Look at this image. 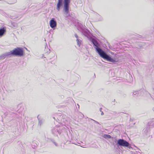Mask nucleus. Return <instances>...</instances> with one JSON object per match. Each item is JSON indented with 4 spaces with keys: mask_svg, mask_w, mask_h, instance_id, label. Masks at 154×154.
Returning <instances> with one entry per match:
<instances>
[{
    "mask_svg": "<svg viewBox=\"0 0 154 154\" xmlns=\"http://www.w3.org/2000/svg\"><path fill=\"white\" fill-rule=\"evenodd\" d=\"M91 42L95 46L94 48L96 52L101 57L112 63H114L117 62L115 60L112 58L111 57L106 54L105 52L99 47L100 46V45L95 39L92 38L91 40Z\"/></svg>",
    "mask_w": 154,
    "mask_h": 154,
    "instance_id": "f257e3e1",
    "label": "nucleus"
},
{
    "mask_svg": "<svg viewBox=\"0 0 154 154\" xmlns=\"http://www.w3.org/2000/svg\"><path fill=\"white\" fill-rule=\"evenodd\" d=\"M11 56L21 57L23 55L24 52L22 48L17 47L10 52Z\"/></svg>",
    "mask_w": 154,
    "mask_h": 154,
    "instance_id": "f03ea898",
    "label": "nucleus"
},
{
    "mask_svg": "<svg viewBox=\"0 0 154 154\" xmlns=\"http://www.w3.org/2000/svg\"><path fill=\"white\" fill-rule=\"evenodd\" d=\"M70 2V0H64L63 1L64 7L63 10L64 11V16L66 17H67L70 16L69 8Z\"/></svg>",
    "mask_w": 154,
    "mask_h": 154,
    "instance_id": "7ed1b4c3",
    "label": "nucleus"
},
{
    "mask_svg": "<svg viewBox=\"0 0 154 154\" xmlns=\"http://www.w3.org/2000/svg\"><path fill=\"white\" fill-rule=\"evenodd\" d=\"M117 144L118 146L128 147L129 149L131 147V145L128 142L123 139H119L117 141Z\"/></svg>",
    "mask_w": 154,
    "mask_h": 154,
    "instance_id": "20e7f679",
    "label": "nucleus"
},
{
    "mask_svg": "<svg viewBox=\"0 0 154 154\" xmlns=\"http://www.w3.org/2000/svg\"><path fill=\"white\" fill-rule=\"evenodd\" d=\"M61 130L60 127L56 126L52 129V133L55 135H57L60 134L61 132Z\"/></svg>",
    "mask_w": 154,
    "mask_h": 154,
    "instance_id": "39448f33",
    "label": "nucleus"
},
{
    "mask_svg": "<svg viewBox=\"0 0 154 154\" xmlns=\"http://www.w3.org/2000/svg\"><path fill=\"white\" fill-rule=\"evenodd\" d=\"M50 27L53 29H55L57 26V22L54 18H52L50 21Z\"/></svg>",
    "mask_w": 154,
    "mask_h": 154,
    "instance_id": "423d86ee",
    "label": "nucleus"
},
{
    "mask_svg": "<svg viewBox=\"0 0 154 154\" xmlns=\"http://www.w3.org/2000/svg\"><path fill=\"white\" fill-rule=\"evenodd\" d=\"M143 93L144 90L143 91H134L133 94V95L134 97H139L142 96L143 95Z\"/></svg>",
    "mask_w": 154,
    "mask_h": 154,
    "instance_id": "0eeeda50",
    "label": "nucleus"
},
{
    "mask_svg": "<svg viewBox=\"0 0 154 154\" xmlns=\"http://www.w3.org/2000/svg\"><path fill=\"white\" fill-rule=\"evenodd\" d=\"M53 118L57 122H58L59 123H62V122H64V119H62V117H61L60 116H58L57 115V116H55V117H54Z\"/></svg>",
    "mask_w": 154,
    "mask_h": 154,
    "instance_id": "6e6552de",
    "label": "nucleus"
},
{
    "mask_svg": "<svg viewBox=\"0 0 154 154\" xmlns=\"http://www.w3.org/2000/svg\"><path fill=\"white\" fill-rule=\"evenodd\" d=\"M7 57H11L10 52H6L5 53L2 54L0 56V60H3Z\"/></svg>",
    "mask_w": 154,
    "mask_h": 154,
    "instance_id": "1a4fd4ad",
    "label": "nucleus"
},
{
    "mask_svg": "<svg viewBox=\"0 0 154 154\" xmlns=\"http://www.w3.org/2000/svg\"><path fill=\"white\" fill-rule=\"evenodd\" d=\"M63 5V0H58L57 6V9L58 11H60L61 7Z\"/></svg>",
    "mask_w": 154,
    "mask_h": 154,
    "instance_id": "9d476101",
    "label": "nucleus"
},
{
    "mask_svg": "<svg viewBox=\"0 0 154 154\" xmlns=\"http://www.w3.org/2000/svg\"><path fill=\"white\" fill-rule=\"evenodd\" d=\"M80 31H81L84 35L86 37H88L89 35V32L87 29L84 28Z\"/></svg>",
    "mask_w": 154,
    "mask_h": 154,
    "instance_id": "9b49d317",
    "label": "nucleus"
},
{
    "mask_svg": "<svg viewBox=\"0 0 154 154\" xmlns=\"http://www.w3.org/2000/svg\"><path fill=\"white\" fill-rule=\"evenodd\" d=\"M6 32V29L5 27L0 28V37H2Z\"/></svg>",
    "mask_w": 154,
    "mask_h": 154,
    "instance_id": "f8f14e48",
    "label": "nucleus"
},
{
    "mask_svg": "<svg viewBox=\"0 0 154 154\" xmlns=\"http://www.w3.org/2000/svg\"><path fill=\"white\" fill-rule=\"evenodd\" d=\"M4 115L5 116H9L10 117H11V115H13V116H14L15 117H17V114H16L15 113H13V112L11 113H10L9 111L6 112L4 113Z\"/></svg>",
    "mask_w": 154,
    "mask_h": 154,
    "instance_id": "ddd939ff",
    "label": "nucleus"
},
{
    "mask_svg": "<svg viewBox=\"0 0 154 154\" xmlns=\"http://www.w3.org/2000/svg\"><path fill=\"white\" fill-rule=\"evenodd\" d=\"M77 28L80 31L81 30H82V29H84L85 28L84 26L82 24L79 22H78L77 25Z\"/></svg>",
    "mask_w": 154,
    "mask_h": 154,
    "instance_id": "4468645a",
    "label": "nucleus"
},
{
    "mask_svg": "<svg viewBox=\"0 0 154 154\" xmlns=\"http://www.w3.org/2000/svg\"><path fill=\"white\" fill-rule=\"evenodd\" d=\"M148 126L149 127H154V119H152V121H151L148 123Z\"/></svg>",
    "mask_w": 154,
    "mask_h": 154,
    "instance_id": "2eb2a0df",
    "label": "nucleus"
},
{
    "mask_svg": "<svg viewBox=\"0 0 154 154\" xmlns=\"http://www.w3.org/2000/svg\"><path fill=\"white\" fill-rule=\"evenodd\" d=\"M149 126L147 125V127L144 128L143 130V133L146 135L148 133L149 130Z\"/></svg>",
    "mask_w": 154,
    "mask_h": 154,
    "instance_id": "dca6fc26",
    "label": "nucleus"
},
{
    "mask_svg": "<svg viewBox=\"0 0 154 154\" xmlns=\"http://www.w3.org/2000/svg\"><path fill=\"white\" fill-rule=\"evenodd\" d=\"M76 41L77 43V45L79 47L80 46L81 43L82 42V40L81 39L79 38L78 39H76Z\"/></svg>",
    "mask_w": 154,
    "mask_h": 154,
    "instance_id": "f3484780",
    "label": "nucleus"
},
{
    "mask_svg": "<svg viewBox=\"0 0 154 154\" xmlns=\"http://www.w3.org/2000/svg\"><path fill=\"white\" fill-rule=\"evenodd\" d=\"M37 118H38V119L39 120L38 125H39L40 126H41L43 123V121L42 119L41 120L40 119L39 117V115L38 116Z\"/></svg>",
    "mask_w": 154,
    "mask_h": 154,
    "instance_id": "a211bd4d",
    "label": "nucleus"
},
{
    "mask_svg": "<svg viewBox=\"0 0 154 154\" xmlns=\"http://www.w3.org/2000/svg\"><path fill=\"white\" fill-rule=\"evenodd\" d=\"M103 137L105 139H110L111 138L110 135L106 134H104Z\"/></svg>",
    "mask_w": 154,
    "mask_h": 154,
    "instance_id": "6ab92c4d",
    "label": "nucleus"
},
{
    "mask_svg": "<svg viewBox=\"0 0 154 154\" xmlns=\"http://www.w3.org/2000/svg\"><path fill=\"white\" fill-rule=\"evenodd\" d=\"M54 139H53V138H48V140L47 141L48 142H52L53 141Z\"/></svg>",
    "mask_w": 154,
    "mask_h": 154,
    "instance_id": "aec40b11",
    "label": "nucleus"
},
{
    "mask_svg": "<svg viewBox=\"0 0 154 154\" xmlns=\"http://www.w3.org/2000/svg\"><path fill=\"white\" fill-rule=\"evenodd\" d=\"M141 47H135L134 48V53H136V52H135V51H136L135 49L137 50H138L139 49H140V48Z\"/></svg>",
    "mask_w": 154,
    "mask_h": 154,
    "instance_id": "412c9836",
    "label": "nucleus"
},
{
    "mask_svg": "<svg viewBox=\"0 0 154 154\" xmlns=\"http://www.w3.org/2000/svg\"><path fill=\"white\" fill-rule=\"evenodd\" d=\"M144 93H145L147 96H148L149 95H150V94L148 92L146 91L145 90H144Z\"/></svg>",
    "mask_w": 154,
    "mask_h": 154,
    "instance_id": "4be33fe9",
    "label": "nucleus"
},
{
    "mask_svg": "<svg viewBox=\"0 0 154 154\" xmlns=\"http://www.w3.org/2000/svg\"><path fill=\"white\" fill-rule=\"evenodd\" d=\"M52 143H53L56 146H58L57 143L55 142L54 140L53 141Z\"/></svg>",
    "mask_w": 154,
    "mask_h": 154,
    "instance_id": "5701e85b",
    "label": "nucleus"
},
{
    "mask_svg": "<svg viewBox=\"0 0 154 154\" xmlns=\"http://www.w3.org/2000/svg\"><path fill=\"white\" fill-rule=\"evenodd\" d=\"M68 99L70 100L72 103L73 102H74L73 99L69 97L68 98Z\"/></svg>",
    "mask_w": 154,
    "mask_h": 154,
    "instance_id": "b1692460",
    "label": "nucleus"
},
{
    "mask_svg": "<svg viewBox=\"0 0 154 154\" xmlns=\"http://www.w3.org/2000/svg\"><path fill=\"white\" fill-rule=\"evenodd\" d=\"M75 36L76 38V39H78L79 38L76 34H75Z\"/></svg>",
    "mask_w": 154,
    "mask_h": 154,
    "instance_id": "393cba45",
    "label": "nucleus"
},
{
    "mask_svg": "<svg viewBox=\"0 0 154 154\" xmlns=\"http://www.w3.org/2000/svg\"><path fill=\"white\" fill-rule=\"evenodd\" d=\"M134 120V119L133 118H130V121H131V122L133 121Z\"/></svg>",
    "mask_w": 154,
    "mask_h": 154,
    "instance_id": "a878e982",
    "label": "nucleus"
},
{
    "mask_svg": "<svg viewBox=\"0 0 154 154\" xmlns=\"http://www.w3.org/2000/svg\"><path fill=\"white\" fill-rule=\"evenodd\" d=\"M92 120H93L95 123H97V124H99V122H97V121H95L94 120H93V119H92Z\"/></svg>",
    "mask_w": 154,
    "mask_h": 154,
    "instance_id": "bb28decb",
    "label": "nucleus"
},
{
    "mask_svg": "<svg viewBox=\"0 0 154 154\" xmlns=\"http://www.w3.org/2000/svg\"><path fill=\"white\" fill-rule=\"evenodd\" d=\"M101 112V115H104V113L103 112V111H102V112Z\"/></svg>",
    "mask_w": 154,
    "mask_h": 154,
    "instance_id": "cd10ccee",
    "label": "nucleus"
},
{
    "mask_svg": "<svg viewBox=\"0 0 154 154\" xmlns=\"http://www.w3.org/2000/svg\"><path fill=\"white\" fill-rule=\"evenodd\" d=\"M102 108H100V112H102Z\"/></svg>",
    "mask_w": 154,
    "mask_h": 154,
    "instance_id": "c85d7f7f",
    "label": "nucleus"
},
{
    "mask_svg": "<svg viewBox=\"0 0 154 154\" xmlns=\"http://www.w3.org/2000/svg\"><path fill=\"white\" fill-rule=\"evenodd\" d=\"M77 105H78V107H79V104H77Z\"/></svg>",
    "mask_w": 154,
    "mask_h": 154,
    "instance_id": "c756f323",
    "label": "nucleus"
},
{
    "mask_svg": "<svg viewBox=\"0 0 154 154\" xmlns=\"http://www.w3.org/2000/svg\"><path fill=\"white\" fill-rule=\"evenodd\" d=\"M114 112L115 113H117L116 112Z\"/></svg>",
    "mask_w": 154,
    "mask_h": 154,
    "instance_id": "7c9ffc66",
    "label": "nucleus"
},
{
    "mask_svg": "<svg viewBox=\"0 0 154 154\" xmlns=\"http://www.w3.org/2000/svg\"><path fill=\"white\" fill-rule=\"evenodd\" d=\"M33 148H35V147H33Z\"/></svg>",
    "mask_w": 154,
    "mask_h": 154,
    "instance_id": "2f4dec72",
    "label": "nucleus"
},
{
    "mask_svg": "<svg viewBox=\"0 0 154 154\" xmlns=\"http://www.w3.org/2000/svg\"><path fill=\"white\" fill-rule=\"evenodd\" d=\"M154 108H153V110H154Z\"/></svg>",
    "mask_w": 154,
    "mask_h": 154,
    "instance_id": "473e14b6",
    "label": "nucleus"
}]
</instances>
